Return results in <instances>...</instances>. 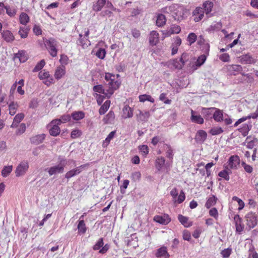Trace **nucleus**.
Wrapping results in <instances>:
<instances>
[{
    "mask_svg": "<svg viewBox=\"0 0 258 258\" xmlns=\"http://www.w3.org/2000/svg\"><path fill=\"white\" fill-rule=\"evenodd\" d=\"M104 79L106 81L105 85L107 88L104 89L101 85H98L94 86L93 90L94 92L102 93L107 98H110L114 91L119 88L120 83L116 80L115 76L110 73H105Z\"/></svg>",
    "mask_w": 258,
    "mask_h": 258,
    "instance_id": "f257e3e1",
    "label": "nucleus"
},
{
    "mask_svg": "<svg viewBox=\"0 0 258 258\" xmlns=\"http://www.w3.org/2000/svg\"><path fill=\"white\" fill-rule=\"evenodd\" d=\"M246 224L250 229L253 228L257 224V215L253 212H250L245 216Z\"/></svg>",
    "mask_w": 258,
    "mask_h": 258,
    "instance_id": "f03ea898",
    "label": "nucleus"
},
{
    "mask_svg": "<svg viewBox=\"0 0 258 258\" xmlns=\"http://www.w3.org/2000/svg\"><path fill=\"white\" fill-rule=\"evenodd\" d=\"M45 45L48 46V49L50 54L52 57H55L57 55V50L56 46L57 45V42L53 38H50L48 40H46L45 41Z\"/></svg>",
    "mask_w": 258,
    "mask_h": 258,
    "instance_id": "7ed1b4c3",
    "label": "nucleus"
},
{
    "mask_svg": "<svg viewBox=\"0 0 258 258\" xmlns=\"http://www.w3.org/2000/svg\"><path fill=\"white\" fill-rule=\"evenodd\" d=\"M65 161L66 160L62 159L60 160V164L47 169L49 175L51 176L54 174L62 173L64 171V168L65 166Z\"/></svg>",
    "mask_w": 258,
    "mask_h": 258,
    "instance_id": "20e7f679",
    "label": "nucleus"
},
{
    "mask_svg": "<svg viewBox=\"0 0 258 258\" xmlns=\"http://www.w3.org/2000/svg\"><path fill=\"white\" fill-rule=\"evenodd\" d=\"M59 120H53L48 125L49 128V134L51 136H57L60 133V130L58 125L60 124Z\"/></svg>",
    "mask_w": 258,
    "mask_h": 258,
    "instance_id": "39448f33",
    "label": "nucleus"
},
{
    "mask_svg": "<svg viewBox=\"0 0 258 258\" xmlns=\"http://www.w3.org/2000/svg\"><path fill=\"white\" fill-rule=\"evenodd\" d=\"M224 69L229 75H236L242 71V67L239 64L226 65Z\"/></svg>",
    "mask_w": 258,
    "mask_h": 258,
    "instance_id": "423d86ee",
    "label": "nucleus"
},
{
    "mask_svg": "<svg viewBox=\"0 0 258 258\" xmlns=\"http://www.w3.org/2000/svg\"><path fill=\"white\" fill-rule=\"evenodd\" d=\"M29 168L28 162L27 161H24L21 162L17 167L15 173L17 177L22 176L25 174Z\"/></svg>",
    "mask_w": 258,
    "mask_h": 258,
    "instance_id": "0eeeda50",
    "label": "nucleus"
},
{
    "mask_svg": "<svg viewBox=\"0 0 258 258\" xmlns=\"http://www.w3.org/2000/svg\"><path fill=\"white\" fill-rule=\"evenodd\" d=\"M238 61L243 64H250L254 63L256 59L249 53L242 54L238 57Z\"/></svg>",
    "mask_w": 258,
    "mask_h": 258,
    "instance_id": "6e6552de",
    "label": "nucleus"
},
{
    "mask_svg": "<svg viewBox=\"0 0 258 258\" xmlns=\"http://www.w3.org/2000/svg\"><path fill=\"white\" fill-rule=\"evenodd\" d=\"M137 111L138 112L136 113V116L137 120L138 122H147L151 116V113L149 111H142L138 109Z\"/></svg>",
    "mask_w": 258,
    "mask_h": 258,
    "instance_id": "1a4fd4ad",
    "label": "nucleus"
},
{
    "mask_svg": "<svg viewBox=\"0 0 258 258\" xmlns=\"http://www.w3.org/2000/svg\"><path fill=\"white\" fill-rule=\"evenodd\" d=\"M104 243L103 241V238H100L98 241L96 242V243L93 246V249L95 250H99V252L101 253H105L109 249V246L108 244H106L104 246H103Z\"/></svg>",
    "mask_w": 258,
    "mask_h": 258,
    "instance_id": "9d476101",
    "label": "nucleus"
},
{
    "mask_svg": "<svg viewBox=\"0 0 258 258\" xmlns=\"http://www.w3.org/2000/svg\"><path fill=\"white\" fill-rule=\"evenodd\" d=\"M207 138V133L203 130H200L196 133L195 140L197 143L202 144L206 141Z\"/></svg>",
    "mask_w": 258,
    "mask_h": 258,
    "instance_id": "9b49d317",
    "label": "nucleus"
},
{
    "mask_svg": "<svg viewBox=\"0 0 258 258\" xmlns=\"http://www.w3.org/2000/svg\"><path fill=\"white\" fill-rule=\"evenodd\" d=\"M240 163V159L238 156H231L228 160L229 169H236Z\"/></svg>",
    "mask_w": 258,
    "mask_h": 258,
    "instance_id": "f8f14e48",
    "label": "nucleus"
},
{
    "mask_svg": "<svg viewBox=\"0 0 258 258\" xmlns=\"http://www.w3.org/2000/svg\"><path fill=\"white\" fill-rule=\"evenodd\" d=\"M154 220L161 224L166 225L168 224L171 219L167 215H156L154 217Z\"/></svg>",
    "mask_w": 258,
    "mask_h": 258,
    "instance_id": "ddd939ff",
    "label": "nucleus"
},
{
    "mask_svg": "<svg viewBox=\"0 0 258 258\" xmlns=\"http://www.w3.org/2000/svg\"><path fill=\"white\" fill-rule=\"evenodd\" d=\"M234 221L236 227V231L240 234L244 229V225L242 223V219L238 215H236L234 217Z\"/></svg>",
    "mask_w": 258,
    "mask_h": 258,
    "instance_id": "4468645a",
    "label": "nucleus"
},
{
    "mask_svg": "<svg viewBox=\"0 0 258 258\" xmlns=\"http://www.w3.org/2000/svg\"><path fill=\"white\" fill-rule=\"evenodd\" d=\"M155 255L158 258H169V254L167 251V248L166 246H163L157 250Z\"/></svg>",
    "mask_w": 258,
    "mask_h": 258,
    "instance_id": "2eb2a0df",
    "label": "nucleus"
},
{
    "mask_svg": "<svg viewBox=\"0 0 258 258\" xmlns=\"http://www.w3.org/2000/svg\"><path fill=\"white\" fill-rule=\"evenodd\" d=\"M190 120L192 122L202 124L204 123V118L201 115L198 114L196 111L191 110Z\"/></svg>",
    "mask_w": 258,
    "mask_h": 258,
    "instance_id": "dca6fc26",
    "label": "nucleus"
},
{
    "mask_svg": "<svg viewBox=\"0 0 258 258\" xmlns=\"http://www.w3.org/2000/svg\"><path fill=\"white\" fill-rule=\"evenodd\" d=\"M7 104L9 106V114L12 116L15 115L19 107L18 103L17 102H15L14 100H12L7 102Z\"/></svg>",
    "mask_w": 258,
    "mask_h": 258,
    "instance_id": "f3484780",
    "label": "nucleus"
},
{
    "mask_svg": "<svg viewBox=\"0 0 258 258\" xmlns=\"http://www.w3.org/2000/svg\"><path fill=\"white\" fill-rule=\"evenodd\" d=\"M45 137H46L45 134H41L37 135L32 137L30 139V140L32 144H33L35 145H39L43 142Z\"/></svg>",
    "mask_w": 258,
    "mask_h": 258,
    "instance_id": "a211bd4d",
    "label": "nucleus"
},
{
    "mask_svg": "<svg viewBox=\"0 0 258 258\" xmlns=\"http://www.w3.org/2000/svg\"><path fill=\"white\" fill-rule=\"evenodd\" d=\"M2 38L7 42H12L15 39V37L12 32L8 30H4L2 32Z\"/></svg>",
    "mask_w": 258,
    "mask_h": 258,
    "instance_id": "6ab92c4d",
    "label": "nucleus"
},
{
    "mask_svg": "<svg viewBox=\"0 0 258 258\" xmlns=\"http://www.w3.org/2000/svg\"><path fill=\"white\" fill-rule=\"evenodd\" d=\"M159 40V34L155 31L151 32L149 36V43L152 46L156 45Z\"/></svg>",
    "mask_w": 258,
    "mask_h": 258,
    "instance_id": "aec40b11",
    "label": "nucleus"
},
{
    "mask_svg": "<svg viewBox=\"0 0 258 258\" xmlns=\"http://www.w3.org/2000/svg\"><path fill=\"white\" fill-rule=\"evenodd\" d=\"M214 110V107L203 108L202 110V114L206 120H208L210 118H213V111Z\"/></svg>",
    "mask_w": 258,
    "mask_h": 258,
    "instance_id": "412c9836",
    "label": "nucleus"
},
{
    "mask_svg": "<svg viewBox=\"0 0 258 258\" xmlns=\"http://www.w3.org/2000/svg\"><path fill=\"white\" fill-rule=\"evenodd\" d=\"M205 10L203 8H197L193 12L195 16L194 20L196 22H198L202 20L204 17Z\"/></svg>",
    "mask_w": 258,
    "mask_h": 258,
    "instance_id": "4be33fe9",
    "label": "nucleus"
},
{
    "mask_svg": "<svg viewBox=\"0 0 258 258\" xmlns=\"http://www.w3.org/2000/svg\"><path fill=\"white\" fill-rule=\"evenodd\" d=\"M122 117L123 118H131L133 116V110L128 105H125L122 109Z\"/></svg>",
    "mask_w": 258,
    "mask_h": 258,
    "instance_id": "5701e85b",
    "label": "nucleus"
},
{
    "mask_svg": "<svg viewBox=\"0 0 258 258\" xmlns=\"http://www.w3.org/2000/svg\"><path fill=\"white\" fill-rule=\"evenodd\" d=\"M77 44L81 45L83 48H86L91 45L90 41L88 39L83 38L82 34H79V38L77 41Z\"/></svg>",
    "mask_w": 258,
    "mask_h": 258,
    "instance_id": "b1692460",
    "label": "nucleus"
},
{
    "mask_svg": "<svg viewBox=\"0 0 258 258\" xmlns=\"http://www.w3.org/2000/svg\"><path fill=\"white\" fill-rule=\"evenodd\" d=\"M213 119L217 122H221L223 120V111L219 109L215 108L213 114Z\"/></svg>",
    "mask_w": 258,
    "mask_h": 258,
    "instance_id": "393cba45",
    "label": "nucleus"
},
{
    "mask_svg": "<svg viewBox=\"0 0 258 258\" xmlns=\"http://www.w3.org/2000/svg\"><path fill=\"white\" fill-rule=\"evenodd\" d=\"M106 0H97V1L93 5V10L96 12L100 11L106 4Z\"/></svg>",
    "mask_w": 258,
    "mask_h": 258,
    "instance_id": "a878e982",
    "label": "nucleus"
},
{
    "mask_svg": "<svg viewBox=\"0 0 258 258\" xmlns=\"http://www.w3.org/2000/svg\"><path fill=\"white\" fill-rule=\"evenodd\" d=\"M65 73V67L63 66H60L56 68L54 74V77L56 79L58 80L62 78Z\"/></svg>",
    "mask_w": 258,
    "mask_h": 258,
    "instance_id": "bb28decb",
    "label": "nucleus"
},
{
    "mask_svg": "<svg viewBox=\"0 0 258 258\" xmlns=\"http://www.w3.org/2000/svg\"><path fill=\"white\" fill-rule=\"evenodd\" d=\"M231 173V170L228 167H226L225 169L222 170L218 173V175L225 180L228 181L230 179L229 174Z\"/></svg>",
    "mask_w": 258,
    "mask_h": 258,
    "instance_id": "cd10ccee",
    "label": "nucleus"
},
{
    "mask_svg": "<svg viewBox=\"0 0 258 258\" xmlns=\"http://www.w3.org/2000/svg\"><path fill=\"white\" fill-rule=\"evenodd\" d=\"M251 126V124H244L241 127L238 129V131L241 133L243 136L245 137L248 135Z\"/></svg>",
    "mask_w": 258,
    "mask_h": 258,
    "instance_id": "c85d7f7f",
    "label": "nucleus"
},
{
    "mask_svg": "<svg viewBox=\"0 0 258 258\" xmlns=\"http://www.w3.org/2000/svg\"><path fill=\"white\" fill-rule=\"evenodd\" d=\"M203 6L206 14H208L212 11L213 3L209 1H207L203 4Z\"/></svg>",
    "mask_w": 258,
    "mask_h": 258,
    "instance_id": "c756f323",
    "label": "nucleus"
},
{
    "mask_svg": "<svg viewBox=\"0 0 258 258\" xmlns=\"http://www.w3.org/2000/svg\"><path fill=\"white\" fill-rule=\"evenodd\" d=\"M30 18L28 15L24 12L21 13L19 17L20 23L24 25H26L29 22Z\"/></svg>",
    "mask_w": 258,
    "mask_h": 258,
    "instance_id": "7c9ffc66",
    "label": "nucleus"
},
{
    "mask_svg": "<svg viewBox=\"0 0 258 258\" xmlns=\"http://www.w3.org/2000/svg\"><path fill=\"white\" fill-rule=\"evenodd\" d=\"M115 134V131L111 132L107 137L106 138L105 140L103 141L102 143V147L105 148H106L109 145L110 141L113 138L114 135Z\"/></svg>",
    "mask_w": 258,
    "mask_h": 258,
    "instance_id": "2f4dec72",
    "label": "nucleus"
},
{
    "mask_svg": "<svg viewBox=\"0 0 258 258\" xmlns=\"http://www.w3.org/2000/svg\"><path fill=\"white\" fill-rule=\"evenodd\" d=\"M217 198L214 195H212L207 201L205 206L207 208L209 209L212 206L215 205L217 202Z\"/></svg>",
    "mask_w": 258,
    "mask_h": 258,
    "instance_id": "473e14b6",
    "label": "nucleus"
},
{
    "mask_svg": "<svg viewBox=\"0 0 258 258\" xmlns=\"http://www.w3.org/2000/svg\"><path fill=\"white\" fill-rule=\"evenodd\" d=\"M166 21V18L164 15L159 14L156 20V25L158 27H162L165 24Z\"/></svg>",
    "mask_w": 258,
    "mask_h": 258,
    "instance_id": "72a5a7b5",
    "label": "nucleus"
},
{
    "mask_svg": "<svg viewBox=\"0 0 258 258\" xmlns=\"http://www.w3.org/2000/svg\"><path fill=\"white\" fill-rule=\"evenodd\" d=\"M178 219L179 222L184 226V227H188L191 226V223H189L188 222V218L187 217L182 216V215H179L178 216Z\"/></svg>",
    "mask_w": 258,
    "mask_h": 258,
    "instance_id": "f704fd0d",
    "label": "nucleus"
},
{
    "mask_svg": "<svg viewBox=\"0 0 258 258\" xmlns=\"http://www.w3.org/2000/svg\"><path fill=\"white\" fill-rule=\"evenodd\" d=\"M110 104V101L109 100L106 101L104 104L100 107L99 110V113L100 114H104L109 109Z\"/></svg>",
    "mask_w": 258,
    "mask_h": 258,
    "instance_id": "c9c22d12",
    "label": "nucleus"
},
{
    "mask_svg": "<svg viewBox=\"0 0 258 258\" xmlns=\"http://www.w3.org/2000/svg\"><path fill=\"white\" fill-rule=\"evenodd\" d=\"M139 98L140 101L142 102H144L146 101H148L151 103H154L155 102L154 99L150 95H141L139 96Z\"/></svg>",
    "mask_w": 258,
    "mask_h": 258,
    "instance_id": "e433bc0d",
    "label": "nucleus"
},
{
    "mask_svg": "<svg viewBox=\"0 0 258 258\" xmlns=\"http://www.w3.org/2000/svg\"><path fill=\"white\" fill-rule=\"evenodd\" d=\"M29 30V28L27 27H21L18 33L22 38H26L28 36Z\"/></svg>",
    "mask_w": 258,
    "mask_h": 258,
    "instance_id": "4c0bfd02",
    "label": "nucleus"
},
{
    "mask_svg": "<svg viewBox=\"0 0 258 258\" xmlns=\"http://www.w3.org/2000/svg\"><path fill=\"white\" fill-rule=\"evenodd\" d=\"M173 66L175 68V69H181L182 67L184 66V62L182 59V58L181 57L180 59H176L173 61Z\"/></svg>",
    "mask_w": 258,
    "mask_h": 258,
    "instance_id": "58836bf2",
    "label": "nucleus"
},
{
    "mask_svg": "<svg viewBox=\"0 0 258 258\" xmlns=\"http://www.w3.org/2000/svg\"><path fill=\"white\" fill-rule=\"evenodd\" d=\"M114 117L115 115L114 112L112 111H110L104 118L103 120L105 123H109L113 120Z\"/></svg>",
    "mask_w": 258,
    "mask_h": 258,
    "instance_id": "ea45409f",
    "label": "nucleus"
},
{
    "mask_svg": "<svg viewBox=\"0 0 258 258\" xmlns=\"http://www.w3.org/2000/svg\"><path fill=\"white\" fill-rule=\"evenodd\" d=\"M77 228L79 233L84 234L86 232V227L83 220H79Z\"/></svg>",
    "mask_w": 258,
    "mask_h": 258,
    "instance_id": "a19ab883",
    "label": "nucleus"
},
{
    "mask_svg": "<svg viewBox=\"0 0 258 258\" xmlns=\"http://www.w3.org/2000/svg\"><path fill=\"white\" fill-rule=\"evenodd\" d=\"M165 162V159L164 157H158L156 161V166L158 170H160L163 167Z\"/></svg>",
    "mask_w": 258,
    "mask_h": 258,
    "instance_id": "79ce46f5",
    "label": "nucleus"
},
{
    "mask_svg": "<svg viewBox=\"0 0 258 258\" xmlns=\"http://www.w3.org/2000/svg\"><path fill=\"white\" fill-rule=\"evenodd\" d=\"M72 118L75 120H79L83 118L85 116V114L83 111H76L72 114Z\"/></svg>",
    "mask_w": 258,
    "mask_h": 258,
    "instance_id": "37998d69",
    "label": "nucleus"
},
{
    "mask_svg": "<svg viewBox=\"0 0 258 258\" xmlns=\"http://www.w3.org/2000/svg\"><path fill=\"white\" fill-rule=\"evenodd\" d=\"M223 132V129L221 127L215 126L209 131V133L212 136L220 135Z\"/></svg>",
    "mask_w": 258,
    "mask_h": 258,
    "instance_id": "c03bdc74",
    "label": "nucleus"
},
{
    "mask_svg": "<svg viewBox=\"0 0 258 258\" xmlns=\"http://www.w3.org/2000/svg\"><path fill=\"white\" fill-rule=\"evenodd\" d=\"M13 166H5L2 171V175L3 177H7L12 171Z\"/></svg>",
    "mask_w": 258,
    "mask_h": 258,
    "instance_id": "a18cd8bd",
    "label": "nucleus"
},
{
    "mask_svg": "<svg viewBox=\"0 0 258 258\" xmlns=\"http://www.w3.org/2000/svg\"><path fill=\"white\" fill-rule=\"evenodd\" d=\"M106 55V51L104 48H99L96 52V55L100 59H104Z\"/></svg>",
    "mask_w": 258,
    "mask_h": 258,
    "instance_id": "49530a36",
    "label": "nucleus"
},
{
    "mask_svg": "<svg viewBox=\"0 0 258 258\" xmlns=\"http://www.w3.org/2000/svg\"><path fill=\"white\" fill-rule=\"evenodd\" d=\"M6 13L11 17H14L17 13L16 9H11L9 6H6Z\"/></svg>",
    "mask_w": 258,
    "mask_h": 258,
    "instance_id": "de8ad7c7",
    "label": "nucleus"
},
{
    "mask_svg": "<svg viewBox=\"0 0 258 258\" xmlns=\"http://www.w3.org/2000/svg\"><path fill=\"white\" fill-rule=\"evenodd\" d=\"M17 82H15V83L11 86V88L10 90V95L9 96V100H14V93L15 91V90L17 88Z\"/></svg>",
    "mask_w": 258,
    "mask_h": 258,
    "instance_id": "09e8293b",
    "label": "nucleus"
},
{
    "mask_svg": "<svg viewBox=\"0 0 258 258\" xmlns=\"http://www.w3.org/2000/svg\"><path fill=\"white\" fill-rule=\"evenodd\" d=\"M45 62L44 59L39 61L33 70V72H37L41 70L44 66Z\"/></svg>",
    "mask_w": 258,
    "mask_h": 258,
    "instance_id": "8fccbe9b",
    "label": "nucleus"
},
{
    "mask_svg": "<svg viewBox=\"0 0 258 258\" xmlns=\"http://www.w3.org/2000/svg\"><path fill=\"white\" fill-rule=\"evenodd\" d=\"M78 174L76 170L74 168L67 172L65 174V177L67 179H70Z\"/></svg>",
    "mask_w": 258,
    "mask_h": 258,
    "instance_id": "3c124183",
    "label": "nucleus"
},
{
    "mask_svg": "<svg viewBox=\"0 0 258 258\" xmlns=\"http://www.w3.org/2000/svg\"><path fill=\"white\" fill-rule=\"evenodd\" d=\"M232 249L231 248H227L222 250L221 254L223 258H228L231 254Z\"/></svg>",
    "mask_w": 258,
    "mask_h": 258,
    "instance_id": "603ef678",
    "label": "nucleus"
},
{
    "mask_svg": "<svg viewBox=\"0 0 258 258\" xmlns=\"http://www.w3.org/2000/svg\"><path fill=\"white\" fill-rule=\"evenodd\" d=\"M159 99L161 101H163L165 104H170L171 102V100L168 99L166 97V94L163 93L160 95Z\"/></svg>",
    "mask_w": 258,
    "mask_h": 258,
    "instance_id": "864d4df0",
    "label": "nucleus"
},
{
    "mask_svg": "<svg viewBox=\"0 0 258 258\" xmlns=\"http://www.w3.org/2000/svg\"><path fill=\"white\" fill-rule=\"evenodd\" d=\"M197 39V35L194 33H190L188 34L187 37V41L191 45L194 43Z\"/></svg>",
    "mask_w": 258,
    "mask_h": 258,
    "instance_id": "5fc2aeb1",
    "label": "nucleus"
},
{
    "mask_svg": "<svg viewBox=\"0 0 258 258\" xmlns=\"http://www.w3.org/2000/svg\"><path fill=\"white\" fill-rule=\"evenodd\" d=\"M206 60V56L204 54L201 55L199 57L198 59L196 61V66H201L202 65Z\"/></svg>",
    "mask_w": 258,
    "mask_h": 258,
    "instance_id": "6e6d98bb",
    "label": "nucleus"
},
{
    "mask_svg": "<svg viewBox=\"0 0 258 258\" xmlns=\"http://www.w3.org/2000/svg\"><path fill=\"white\" fill-rule=\"evenodd\" d=\"M69 58L68 57L64 54H61L60 55V58L59 59V62L61 63V66H64L68 63Z\"/></svg>",
    "mask_w": 258,
    "mask_h": 258,
    "instance_id": "4d7b16f0",
    "label": "nucleus"
},
{
    "mask_svg": "<svg viewBox=\"0 0 258 258\" xmlns=\"http://www.w3.org/2000/svg\"><path fill=\"white\" fill-rule=\"evenodd\" d=\"M257 142V139L255 138H253L252 140L248 141L247 143L246 147L248 149H252L255 146V144Z\"/></svg>",
    "mask_w": 258,
    "mask_h": 258,
    "instance_id": "13d9d810",
    "label": "nucleus"
},
{
    "mask_svg": "<svg viewBox=\"0 0 258 258\" xmlns=\"http://www.w3.org/2000/svg\"><path fill=\"white\" fill-rule=\"evenodd\" d=\"M175 7L174 6H170L163 8L161 9V12L164 13L169 14L172 12L174 10Z\"/></svg>",
    "mask_w": 258,
    "mask_h": 258,
    "instance_id": "bf43d9fd",
    "label": "nucleus"
},
{
    "mask_svg": "<svg viewBox=\"0 0 258 258\" xmlns=\"http://www.w3.org/2000/svg\"><path fill=\"white\" fill-rule=\"evenodd\" d=\"M72 116H70L69 114H64L61 116L60 119H56V120H59L60 124L61 123H66L69 121H70L71 119Z\"/></svg>",
    "mask_w": 258,
    "mask_h": 258,
    "instance_id": "052dcab7",
    "label": "nucleus"
},
{
    "mask_svg": "<svg viewBox=\"0 0 258 258\" xmlns=\"http://www.w3.org/2000/svg\"><path fill=\"white\" fill-rule=\"evenodd\" d=\"M170 195L173 198V201L176 202L177 197L178 195V190L176 188H173L170 192Z\"/></svg>",
    "mask_w": 258,
    "mask_h": 258,
    "instance_id": "680f3d73",
    "label": "nucleus"
},
{
    "mask_svg": "<svg viewBox=\"0 0 258 258\" xmlns=\"http://www.w3.org/2000/svg\"><path fill=\"white\" fill-rule=\"evenodd\" d=\"M170 31L173 34H178L180 31V27L177 25H172L170 28Z\"/></svg>",
    "mask_w": 258,
    "mask_h": 258,
    "instance_id": "e2e57ef3",
    "label": "nucleus"
},
{
    "mask_svg": "<svg viewBox=\"0 0 258 258\" xmlns=\"http://www.w3.org/2000/svg\"><path fill=\"white\" fill-rule=\"evenodd\" d=\"M139 150L143 156H146L149 153V148L147 145H142L139 147Z\"/></svg>",
    "mask_w": 258,
    "mask_h": 258,
    "instance_id": "0e129e2a",
    "label": "nucleus"
},
{
    "mask_svg": "<svg viewBox=\"0 0 258 258\" xmlns=\"http://www.w3.org/2000/svg\"><path fill=\"white\" fill-rule=\"evenodd\" d=\"M130 181L127 179H125L123 181L122 185L120 186V191L122 194H124L125 189L127 188Z\"/></svg>",
    "mask_w": 258,
    "mask_h": 258,
    "instance_id": "69168bd1",
    "label": "nucleus"
},
{
    "mask_svg": "<svg viewBox=\"0 0 258 258\" xmlns=\"http://www.w3.org/2000/svg\"><path fill=\"white\" fill-rule=\"evenodd\" d=\"M82 135V132L79 130H74L71 132V136L72 138L75 139L79 137Z\"/></svg>",
    "mask_w": 258,
    "mask_h": 258,
    "instance_id": "338daca9",
    "label": "nucleus"
},
{
    "mask_svg": "<svg viewBox=\"0 0 258 258\" xmlns=\"http://www.w3.org/2000/svg\"><path fill=\"white\" fill-rule=\"evenodd\" d=\"M209 214L211 216L213 217L216 219L218 217V212L216 208H213L209 211Z\"/></svg>",
    "mask_w": 258,
    "mask_h": 258,
    "instance_id": "774afa93",
    "label": "nucleus"
}]
</instances>
